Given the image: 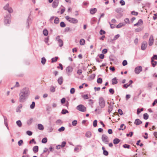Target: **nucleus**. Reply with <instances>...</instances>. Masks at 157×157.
Here are the masks:
<instances>
[{
	"mask_svg": "<svg viewBox=\"0 0 157 157\" xmlns=\"http://www.w3.org/2000/svg\"><path fill=\"white\" fill-rule=\"evenodd\" d=\"M22 105L21 104H20V105H19L18 106V107H17V109L16 111H17V112H21V110H20L19 109L20 108L21 109V108H22Z\"/></svg>",
	"mask_w": 157,
	"mask_h": 157,
	"instance_id": "nucleus-36",
	"label": "nucleus"
},
{
	"mask_svg": "<svg viewBox=\"0 0 157 157\" xmlns=\"http://www.w3.org/2000/svg\"><path fill=\"white\" fill-rule=\"evenodd\" d=\"M97 120H95L94 121L93 123V126L94 127H95L97 126Z\"/></svg>",
	"mask_w": 157,
	"mask_h": 157,
	"instance_id": "nucleus-43",
	"label": "nucleus"
},
{
	"mask_svg": "<svg viewBox=\"0 0 157 157\" xmlns=\"http://www.w3.org/2000/svg\"><path fill=\"white\" fill-rule=\"evenodd\" d=\"M47 140H48L47 138L46 137H44L42 139L41 142L45 144L47 142Z\"/></svg>",
	"mask_w": 157,
	"mask_h": 157,
	"instance_id": "nucleus-34",
	"label": "nucleus"
},
{
	"mask_svg": "<svg viewBox=\"0 0 157 157\" xmlns=\"http://www.w3.org/2000/svg\"><path fill=\"white\" fill-rule=\"evenodd\" d=\"M142 123V122L139 119H136L134 122V124L136 125H138Z\"/></svg>",
	"mask_w": 157,
	"mask_h": 157,
	"instance_id": "nucleus-14",
	"label": "nucleus"
},
{
	"mask_svg": "<svg viewBox=\"0 0 157 157\" xmlns=\"http://www.w3.org/2000/svg\"><path fill=\"white\" fill-rule=\"evenodd\" d=\"M33 121V118H31L30 119L27 121V124L29 125H30Z\"/></svg>",
	"mask_w": 157,
	"mask_h": 157,
	"instance_id": "nucleus-18",
	"label": "nucleus"
},
{
	"mask_svg": "<svg viewBox=\"0 0 157 157\" xmlns=\"http://www.w3.org/2000/svg\"><path fill=\"white\" fill-rule=\"evenodd\" d=\"M11 20V16L10 14H8L4 17V22L5 24H10Z\"/></svg>",
	"mask_w": 157,
	"mask_h": 157,
	"instance_id": "nucleus-3",
	"label": "nucleus"
},
{
	"mask_svg": "<svg viewBox=\"0 0 157 157\" xmlns=\"http://www.w3.org/2000/svg\"><path fill=\"white\" fill-rule=\"evenodd\" d=\"M99 33L101 35H102L103 34H105V32L102 29H101L100 30Z\"/></svg>",
	"mask_w": 157,
	"mask_h": 157,
	"instance_id": "nucleus-51",
	"label": "nucleus"
},
{
	"mask_svg": "<svg viewBox=\"0 0 157 157\" xmlns=\"http://www.w3.org/2000/svg\"><path fill=\"white\" fill-rule=\"evenodd\" d=\"M143 24V21L141 19H140L138 22L134 24V26H139L140 25H142Z\"/></svg>",
	"mask_w": 157,
	"mask_h": 157,
	"instance_id": "nucleus-15",
	"label": "nucleus"
},
{
	"mask_svg": "<svg viewBox=\"0 0 157 157\" xmlns=\"http://www.w3.org/2000/svg\"><path fill=\"white\" fill-rule=\"evenodd\" d=\"M144 118L145 120H147L149 116L147 113H145L143 115Z\"/></svg>",
	"mask_w": 157,
	"mask_h": 157,
	"instance_id": "nucleus-30",
	"label": "nucleus"
},
{
	"mask_svg": "<svg viewBox=\"0 0 157 157\" xmlns=\"http://www.w3.org/2000/svg\"><path fill=\"white\" fill-rule=\"evenodd\" d=\"M63 45V42L62 40L59 39V47H61Z\"/></svg>",
	"mask_w": 157,
	"mask_h": 157,
	"instance_id": "nucleus-53",
	"label": "nucleus"
},
{
	"mask_svg": "<svg viewBox=\"0 0 157 157\" xmlns=\"http://www.w3.org/2000/svg\"><path fill=\"white\" fill-rule=\"evenodd\" d=\"M82 97L84 99H88L89 98L87 94H85V95H82Z\"/></svg>",
	"mask_w": 157,
	"mask_h": 157,
	"instance_id": "nucleus-44",
	"label": "nucleus"
},
{
	"mask_svg": "<svg viewBox=\"0 0 157 157\" xmlns=\"http://www.w3.org/2000/svg\"><path fill=\"white\" fill-rule=\"evenodd\" d=\"M125 25V24L123 23H121L117 25L116 27L117 28H119Z\"/></svg>",
	"mask_w": 157,
	"mask_h": 157,
	"instance_id": "nucleus-26",
	"label": "nucleus"
},
{
	"mask_svg": "<svg viewBox=\"0 0 157 157\" xmlns=\"http://www.w3.org/2000/svg\"><path fill=\"white\" fill-rule=\"evenodd\" d=\"M118 83L117 78L115 77L112 79V84L115 85L117 84Z\"/></svg>",
	"mask_w": 157,
	"mask_h": 157,
	"instance_id": "nucleus-16",
	"label": "nucleus"
},
{
	"mask_svg": "<svg viewBox=\"0 0 157 157\" xmlns=\"http://www.w3.org/2000/svg\"><path fill=\"white\" fill-rule=\"evenodd\" d=\"M43 34L45 36H47L48 34V32L47 29H44L43 31Z\"/></svg>",
	"mask_w": 157,
	"mask_h": 157,
	"instance_id": "nucleus-25",
	"label": "nucleus"
},
{
	"mask_svg": "<svg viewBox=\"0 0 157 157\" xmlns=\"http://www.w3.org/2000/svg\"><path fill=\"white\" fill-rule=\"evenodd\" d=\"M149 36V34L148 33H146L144 36L143 37V38L145 39L147 38Z\"/></svg>",
	"mask_w": 157,
	"mask_h": 157,
	"instance_id": "nucleus-58",
	"label": "nucleus"
},
{
	"mask_svg": "<svg viewBox=\"0 0 157 157\" xmlns=\"http://www.w3.org/2000/svg\"><path fill=\"white\" fill-rule=\"evenodd\" d=\"M108 104H109L108 112L109 113H110L113 109L114 103L113 102H110V103H109V102H108Z\"/></svg>",
	"mask_w": 157,
	"mask_h": 157,
	"instance_id": "nucleus-7",
	"label": "nucleus"
},
{
	"mask_svg": "<svg viewBox=\"0 0 157 157\" xmlns=\"http://www.w3.org/2000/svg\"><path fill=\"white\" fill-rule=\"evenodd\" d=\"M153 36L152 35L150 36L148 41V44L150 46L152 45L154 42Z\"/></svg>",
	"mask_w": 157,
	"mask_h": 157,
	"instance_id": "nucleus-10",
	"label": "nucleus"
},
{
	"mask_svg": "<svg viewBox=\"0 0 157 157\" xmlns=\"http://www.w3.org/2000/svg\"><path fill=\"white\" fill-rule=\"evenodd\" d=\"M73 70V68L71 66H69L66 68V72L68 75H69L70 73L72 72Z\"/></svg>",
	"mask_w": 157,
	"mask_h": 157,
	"instance_id": "nucleus-9",
	"label": "nucleus"
},
{
	"mask_svg": "<svg viewBox=\"0 0 157 157\" xmlns=\"http://www.w3.org/2000/svg\"><path fill=\"white\" fill-rule=\"evenodd\" d=\"M75 89L74 88H72L70 90V93L71 94H73L75 93Z\"/></svg>",
	"mask_w": 157,
	"mask_h": 157,
	"instance_id": "nucleus-55",
	"label": "nucleus"
},
{
	"mask_svg": "<svg viewBox=\"0 0 157 157\" xmlns=\"http://www.w3.org/2000/svg\"><path fill=\"white\" fill-rule=\"evenodd\" d=\"M54 18H55V17L54 16H52V17H51L50 18L49 20L50 22V23H53V20L54 19Z\"/></svg>",
	"mask_w": 157,
	"mask_h": 157,
	"instance_id": "nucleus-52",
	"label": "nucleus"
},
{
	"mask_svg": "<svg viewBox=\"0 0 157 157\" xmlns=\"http://www.w3.org/2000/svg\"><path fill=\"white\" fill-rule=\"evenodd\" d=\"M120 36V35L119 34H117L113 38L114 40H116L118 39Z\"/></svg>",
	"mask_w": 157,
	"mask_h": 157,
	"instance_id": "nucleus-64",
	"label": "nucleus"
},
{
	"mask_svg": "<svg viewBox=\"0 0 157 157\" xmlns=\"http://www.w3.org/2000/svg\"><path fill=\"white\" fill-rule=\"evenodd\" d=\"M30 91L28 88L25 87L22 89L19 94V101L24 102L30 94Z\"/></svg>",
	"mask_w": 157,
	"mask_h": 157,
	"instance_id": "nucleus-1",
	"label": "nucleus"
},
{
	"mask_svg": "<svg viewBox=\"0 0 157 157\" xmlns=\"http://www.w3.org/2000/svg\"><path fill=\"white\" fill-rule=\"evenodd\" d=\"M144 109L143 108H141L140 109L139 108L137 110V114L138 115L139 114L141 111H142Z\"/></svg>",
	"mask_w": 157,
	"mask_h": 157,
	"instance_id": "nucleus-42",
	"label": "nucleus"
},
{
	"mask_svg": "<svg viewBox=\"0 0 157 157\" xmlns=\"http://www.w3.org/2000/svg\"><path fill=\"white\" fill-rule=\"evenodd\" d=\"M66 143L65 141H63L62 142L61 145H59V147H63L65 146Z\"/></svg>",
	"mask_w": 157,
	"mask_h": 157,
	"instance_id": "nucleus-56",
	"label": "nucleus"
},
{
	"mask_svg": "<svg viewBox=\"0 0 157 157\" xmlns=\"http://www.w3.org/2000/svg\"><path fill=\"white\" fill-rule=\"evenodd\" d=\"M50 91L51 92L53 93L55 91V88L53 86H51L50 89Z\"/></svg>",
	"mask_w": 157,
	"mask_h": 157,
	"instance_id": "nucleus-31",
	"label": "nucleus"
},
{
	"mask_svg": "<svg viewBox=\"0 0 157 157\" xmlns=\"http://www.w3.org/2000/svg\"><path fill=\"white\" fill-rule=\"evenodd\" d=\"M3 117L4 120V124L5 126L8 125V119L5 116H3Z\"/></svg>",
	"mask_w": 157,
	"mask_h": 157,
	"instance_id": "nucleus-24",
	"label": "nucleus"
},
{
	"mask_svg": "<svg viewBox=\"0 0 157 157\" xmlns=\"http://www.w3.org/2000/svg\"><path fill=\"white\" fill-rule=\"evenodd\" d=\"M109 92L112 94H114V90L113 89L111 88L109 90Z\"/></svg>",
	"mask_w": 157,
	"mask_h": 157,
	"instance_id": "nucleus-50",
	"label": "nucleus"
},
{
	"mask_svg": "<svg viewBox=\"0 0 157 157\" xmlns=\"http://www.w3.org/2000/svg\"><path fill=\"white\" fill-rule=\"evenodd\" d=\"M127 64V62L126 60H124L122 62V65L125 66Z\"/></svg>",
	"mask_w": 157,
	"mask_h": 157,
	"instance_id": "nucleus-61",
	"label": "nucleus"
},
{
	"mask_svg": "<svg viewBox=\"0 0 157 157\" xmlns=\"http://www.w3.org/2000/svg\"><path fill=\"white\" fill-rule=\"evenodd\" d=\"M71 29L69 27H67L64 30V31L65 32H68L70 31H71Z\"/></svg>",
	"mask_w": 157,
	"mask_h": 157,
	"instance_id": "nucleus-54",
	"label": "nucleus"
},
{
	"mask_svg": "<svg viewBox=\"0 0 157 157\" xmlns=\"http://www.w3.org/2000/svg\"><path fill=\"white\" fill-rule=\"evenodd\" d=\"M26 133L28 135H29V136H31L33 134V132L29 130V131H27Z\"/></svg>",
	"mask_w": 157,
	"mask_h": 157,
	"instance_id": "nucleus-49",
	"label": "nucleus"
},
{
	"mask_svg": "<svg viewBox=\"0 0 157 157\" xmlns=\"http://www.w3.org/2000/svg\"><path fill=\"white\" fill-rule=\"evenodd\" d=\"M68 111L67 110L65 109H63L61 111V113L63 114H66V113H68Z\"/></svg>",
	"mask_w": 157,
	"mask_h": 157,
	"instance_id": "nucleus-28",
	"label": "nucleus"
},
{
	"mask_svg": "<svg viewBox=\"0 0 157 157\" xmlns=\"http://www.w3.org/2000/svg\"><path fill=\"white\" fill-rule=\"evenodd\" d=\"M38 128L41 130H42L44 129L43 125L40 124H38Z\"/></svg>",
	"mask_w": 157,
	"mask_h": 157,
	"instance_id": "nucleus-19",
	"label": "nucleus"
},
{
	"mask_svg": "<svg viewBox=\"0 0 157 157\" xmlns=\"http://www.w3.org/2000/svg\"><path fill=\"white\" fill-rule=\"evenodd\" d=\"M35 107V102L34 101H33L32 104L30 105V108L31 109H33Z\"/></svg>",
	"mask_w": 157,
	"mask_h": 157,
	"instance_id": "nucleus-35",
	"label": "nucleus"
},
{
	"mask_svg": "<svg viewBox=\"0 0 157 157\" xmlns=\"http://www.w3.org/2000/svg\"><path fill=\"white\" fill-rule=\"evenodd\" d=\"M54 23L56 24H58L59 23V18L58 17H56L54 19Z\"/></svg>",
	"mask_w": 157,
	"mask_h": 157,
	"instance_id": "nucleus-27",
	"label": "nucleus"
},
{
	"mask_svg": "<svg viewBox=\"0 0 157 157\" xmlns=\"http://www.w3.org/2000/svg\"><path fill=\"white\" fill-rule=\"evenodd\" d=\"M32 143H34L35 144H36V142L35 141L34 139H32L29 142V144H31Z\"/></svg>",
	"mask_w": 157,
	"mask_h": 157,
	"instance_id": "nucleus-41",
	"label": "nucleus"
},
{
	"mask_svg": "<svg viewBox=\"0 0 157 157\" xmlns=\"http://www.w3.org/2000/svg\"><path fill=\"white\" fill-rule=\"evenodd\" d=\"M53 148H49L50 151L47 148H45L42 155H45L44 157H47V155L49 154L50 151H52Z\"/></svg>",
	"mask_w": 157,
	"mask_h": 157,
	"instance_id": "nucleus-5",
	"label": "nucleus"
},
{
	"mask_svg": "<svg viewBox=\"0 0 157 157\" xmlns=\"http://www.w3.org/2000/svg\"><path fill=\"white\" fill-rule=\"evenodd\" d=\"M77 124V121L76 120H74L72 122V124L73 126H75Z\"/></svg>",
	"mask_w": 157,
	"mask_h": 157,
	"instance_id": "nucleus-62",
	"label": "nucleus"
},
{
	"mask_svg": "<svg viewBox=\"0 0 157 157\" xmlns=\"http://www.w3.org/2000/svg\"><path fill=\"white\" fill-rule=\"evenodd\" d=\"M97 11V9L94 8L93 9H91L90 10V13L92 14H94Z\"/></svg>",
	"mask_w": 157,
	"mask_h": 157,
	"instance_id": "nucleus-17",
	"label": "nucleus"
},
{
	"mask_svg": "<svg viewBox=\"0 0 157 157\" xmlns=\"http://www.w3.org/2000/svg\"><path fill=\"white\" fill-rule=\"evenodd\" d=\"M152 85V82H149L147 84V86L148 87L151 88Z\"/></svg>",
	"mask_w": 157,
	"mask_h": 157,
	"instance_id": "nucleus-59",
	"label": "nucleus"
},
{
	"mask_svg": "<svg viewBox=\"0 0 157 157\" xmlns=\"http://www.w3.org/2000/svg\"><path fill=\"white\" fill-rule=\"evenodd\" d=\"M98 104L99 106H98L97 107L96 109L95 110V112L97 111L101 112V109L105 107V101L103 97H99L98 99Z\"/></svg>",
	"mask_w": 157,
	"mask_h": 157,
	"instance_id": "nucleus-2",
	"label": "nucleus"
},
{
	"mask_svg": "<svg viewBox=\"0 0 157 157\" xmlns=\"http://www.w3.org/2000/svg\"><path fill=\"white\" fill-rule=\"evenodd\" d=\"M60 26L62 27H65L66 25L63 22H61L60 23Z\"/></svg>",
	"mask_w": 157,
	"mask_h": 157,
	"instance_id": "nucleus-45",
	"label": "nucleus"
},
{
	"mask_svg": "<svg viewBox=\"0 0 157 157\" xmlns=\"http://www.w3.org/2000/svg\"><path fill=\"white\" fill-rule=\"evenodd\" d=\"M124 21H125V22L126 23H128V24H129V20L128 18H125L124 20Z\"/></svg>",
	"mask_w": 157,
	"mask_h": 157,
	"instance_id": "nucleus-63",
	"label": "nucleus"
},
{
	"mask_svg": "<svg viewBox=\"0 0 157 157\" xmlns=\"http://www.w3.org/2000/svg\"><path fill=\"white\" fill-rule=\"evenodd\" d=\"M120 3L121 4V6H124L125 5V3L123 0H121L120 1Z\"/></svg>",
	"mask_w": 157,
	"mask_h": 157,
	"instance_id": "nucleus-57",
	"label": "nucleus"
},
{
	"mask_svg": "<svg viewBox=\"0 0 157 157\" xmlns=\"http://www.w3.org/2000/svg\"><path fill=\"white\" fill-rule=\"evenodd\" d=\"M9 5L8 3L6 4L4 7V9L5 10H7L9 9Z\"/></svg>",
	"mask_w": 157,
	"mask_h": 157,
	"instance_id": "nucleus-40",
	"label": "nucleus"
},
{
	"mask_svg": "<svg viewBox=\"0 0 157 157\" xmlns=\"http://www.w3.org/2000/svg\"><path fill=\"white\" fill-rule=\"evenodd\" d=\"M120 128H119L118 129V130H123L125 128L126 126H124V124H122L121 125Z\"/></svg>",
	"mask_w": 157,
	"mask_h": 157,
	"instance_id": "nucleus-23",
	"label": "nucleus"
},
{
	"mask_svg": "<svg viewBox=\"0 0 157 157\" xmlns=\"http://www.w3.org/2000/svg\"><path fill=\"white\" fill-rule=\"evenodd\" d=\"M79 43L81 45H83L85 44V41L83 39H81L80 40Z\"/></svg>",
	"mask_w": 157,
	"mask_h": 157,
	"instance_id": "nucleus-21",
	"label": "nucleus"
},
{
	"mask_svg": "<svg viewBox=\"0 0 157 157\" xmlns=\"http://www.w3.org/2000/svg\"><path fill=\"white\" fill-rule=\"evenodd\" d=\"M91 135V134L90 132H87L86 134V136L87 137H90Z\"/></svg>",
	"mask_w": 157,
	"mask_h": 157,
	"instance_id": "nucleus-38",
	"label": "nucleus"
},
{
	"mask_svg": "<svg viewBox=\"0 0 157 157\" xmlns=\"http://www.w3.org/2000/svg\"><path fill=\"white\" fill-rule=\"evenodd\" d=\"M23 143V141L22 140H20L18 142V145L19 146H21Z\"/></svg>",
	"mask_w": 157,
	"mask_h": 157,
	"instance_id": "nucleus-46",
	"label": "nucleus"
},
{
	"mask_svg": "<svg viewBox=\"0 0 157 157\" xmlns=\"http://www.w3.org/2000/svg\"><path fill=\"white\" fill-rule=\"evenodd\" d=\"M16 123L17 125L19 127H21L22 126V123L21 122V121L20 120H18L17 121Z\"/></svg>",
	"mask_w": 157,
	"mask_h": 157,
	"instance_id": "nucleus-32",
	"label": "nucleus"
},
{
	"mask_svg": "<svg viewBox=\"0 0 157 157\" xmlns=\"http://www.w3.org/2000/svg\"><path fill=\"white\" fill-rule=\"evenodd\" d=\"M63 79L62 77H59V85H61L63 83Z\"/></svg>",
	"mask_w": 157,
	"mask_h": 157,
	"instance_id": "nucleus-48",
	"label": "nucleus"
},
{
	"mask_svg": "<svg viewBox=\"0 0 157 157\" xmlns=\"http://www.w3.org/2000/svg\"><path fill=\"white\" fill-rule=\"evenodd\" d=\"M8 12L10 13H13V10L12 9L11 7H9V9L7 10Z\"/></svg>",
	"mask_w": 157,
	"mask_h": 157,
	"instance_id": "nucleus-47",
	"label": "nucleus"
},
{
	"mask_svg": "<svg viewBox=\"0 0 157 157\" xmlns=\"http://www.w3.org/2000/svg\"><path fill=\"white\" fill-rule=\"evenodd\" d=\"M102 141L105 143H106L108 142V137L105 135H103L102 136Z\"/></svg>",
	"mask_w": 157,
	"mask_h": 157,
	"instance_id": "nucleus-12",
	"label": "nucleus"
},
{
	"mask_svg": "<svg viewBox=\"0 0 157 157\" xmlns=\"http://www.w3.org/2000/svg\"><path fill=\"white\" fill-rule=\"evenodd\" d=\"M65 18L70 23L73 24H76L78 22V21L77 19L71 17L69 16H66Z\"/></svg>",
	"mask_w": 157,
	"mask_h": 157,
	"instance_id": "nucleus-4",
	"label": "nucleus"
},
{
	"mask_svg": "<svg viewBox=\"0 0 157 157\" xmlns=\"http://www.w3.org/2000/svg\"><path fill=\"white\" fill-rule=\"evenodd\" d=\"M46 62V59L44 57H42L41 59V63L44 65L45 64Z\"/></svg>",
	"mask_w": 157,
	"mask_h": 157,
	"instance_id": "nucleus-33",
	"label": "nucleus"
},
{
	"mask_svg": "<svg viewBox=\"0 0 157 157\" xmlns=\"http://www.w3.org/2000/svg\"><path fill=\"white\" fill-rule=\"evenodd\" d=\"M142 69L141 66H139L136 67L135 68L134 71L136 74H138L142 71Z\"/></svg>",
	"mask_w": 157,
	"mask_h": 157,
	"instance_id": "nucleus-8",
	"label": "nucleus"
},
{
	"mask_svg": "<svg viewBox=\"0 0 157 157\" xmlns=\"http://www.w3.org/2000/svg\"><path fill=\"white\" fill-rule=\"evenodd\" d=\"M122 9L121 8H117L115 10V11L117 13H120L122 12Z\"/></svg>",
	"mask_w": 157,
	"mask_h": 157,
	"instance_id": "nucleus-37",
	"label": "nucleus"
},
{
	"mask_svg": "<svg viewBox=\"0 0 157 157\" xmlns=\"http://www.w3.org/2000/svg\"><path fill=\"white\" fill-rule=\"evenodd\" d=\"M58 59V57H55V58H53L52 59V63H53L56 62L57 61V59Z\"/></svg>",
	"mask_w": 157,
	"mask_h": 157,
	"instance_id": "nucleus-29",
	"label": "nucleus"
},
{
	"mask_svg": "<svg viewBox=\"0 0 157 157\" xmlns=\"http://www.w3.org/2000/svg\"><path fill=\"white\" fill-rule=\"evenodd\" d=\"M102 78H98L97 80V82L98 83L101 84L102 83Z\"/></svg>",
	"mask_w": 157,
	"mask_h": 157,
	"instance_id": "nucleus-39",
	"label": "nucleus"
},
{
	"mask_svg": "<svg viewBox=\"0 0 157 157\" xmlns=\"http://www.w3.org/2000/svg\"><path fill=\"white\" fill-rule=\"evenodd\" d=\"M120 140L118 139L115 138L113 140V143L114 144H118L120 142Z\"/></svg>",
	"mask_w": 157,
	"mask_h": 157,
	"instance_id": "nucleus-22",
	"label": "nucleus"
},
{
	"mask_svg": "<svg viewBox=\"0 0 157 157\" xmlns=\"http://www.w3.org/2000/svg\"><path fill=\"white\" fill-rule=\"evenodd\" d=\"M77 109L79 111L84 112L86 110V108L82 105H80L77 107Z\"/></svg>",
	"mask_w": 157,
	"mask_h": 157,
	"instance_id": "nucleus-6",
	"label": "nucleus"
},
{
	"mask_svg": "<svg viewBox=\"0 0 157 157\" xmlns=\"http://www.w3.org/2000/svg\"><path fill=\"white\" fill-rule=\"evenodd\" d=\"M102 148L103 151V154L105 156H107L109 154V153H108V151L105 150V148Z\"/></svg>",
	"mask_w": 157,
	"mask_h": 157,
	"instance_id": "nucleus-20",
	"label": "nucleus"
},
{
	"mask_svg": "<svg viewBox=\"0 0 157 157\" xmlns=\"http://www.w3.org/2000/svg\"><path fill=\"white\" fill-rule=\"evenodd\" d=\"M59 0H54L52 4V6L53 8H56L58 6Z\"/></svg>",
	"mask_w": 157,
	"mask_h": 157,
	"instance_id": "nucleus-13",
	"label": "nucleus"
},
{
	"mask_svg": "<svg viewBox=\"0 0 157 157\" xmlns=\"http://www.w3.org/2000/svg\"><path fill=\"white\" fill-rule=\"evenodd\" d=\"M81 150V148L79 149V148H75L74 151L75 152H78L79 151Z\"/></svg>",
	"mask_w": 157,
	"mask_h": 157,
	"instance_id": "nucleus-60",
	"label": "nucleus"
},
{
	"mask_svg": "<svg viewBox=\"0 0 157 157\" xmlns=\"http://www.w3.org/2000/svg\"><path fill=\"white\" fill-rule=\"evenodd\" d=\"M147 43L146 41H144L142 44L141 48V49L143 50H145L147 47Z\"/></svg>",
	"mask_w": 157,
	"mask_h": 157,
	"instance_id": "nucleus-11",
	"label": "nucleus"
}]
</instances>
